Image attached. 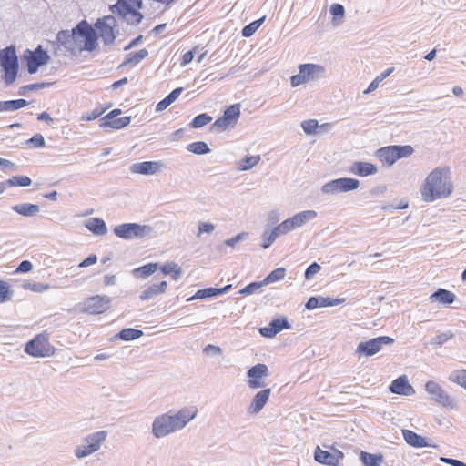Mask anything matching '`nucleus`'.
Listing matches in <instances>:
<instances>
[{
    "instance_id": "1",
    "label": "nucleus",
    "mask_w": 466,
    "mask_h": 466,
    "mask_svg": "<svg viewBox=\"0 0 466 466\" xmlns=\"http://www.w3.org/2000/svg\"><path fill=\"white\" fill-rule=\"evenodd\" d=\"M55 53L75 56L83 51L92 52L98 46L97 33L86 20L79 22L71 31L62 30L56 35Z\"/></svg>"
},
{
    "instance_id": "2",
    "label": "nucleus",
    "mask_w": 466,
    "mask_h": 466,
    "mask_svg": "<svg viewBox=\"0 0 466 466\" xmlns=\"http://www.w3.org/2000/svg\"><path fill=\"white\" fill-rule=\"evenodd\" d=\"M454 190L449 167H438L425 177L421 187L420 195L425 202H433L437 199L450 197Z\"/></svg>"
},
{
    "instance_id": "3",
    "label": "nucleus",
    "mask_w": 466,
    "mask_h": 466,
    "mask_svg": "<svg viewBox=\"0 0 466 466\" xmlns=\"http://www.w3.org/2000/svg\"><path fill=\"white\" fill-rule=\"evenodd\" d=\"M107 438L106 431H98L88 434L81 440L75 450L74 454L77 459L86 458L100 450Z\"/></svg>"
},
{
    "instance_id": "4",
    "label": "nucleus",
    "mask_w": 466,
    "mask_h": 466,
    "mask_svg": "<svg viewBox=\"0 0 466 466\" xmlns=\"http://www.w3.org/2000/svg\"><path fill=\"white\" fill-rule=\"evenodd\" d=\"M0 66L5 73V83L10 86L15 81L18 72V57L14 46L0 50Z\"/></svg>"
},
{
    "instance_id": "5",
    "label": "nucleus",
    "mask_w": 466,
    "mask_h": 466,
    "mask_svg": "<svg viewBox=\"0 0 466 466\" xmlns=\"http://www.w3.org/2000/svg\"><path fill=\"white\" fill-rule=\"evenodd\" d=\"M298 69L299 73L290 77V84L293 87L322 78L326 73L325 67L319 64H301Z\"/></svg>"
},
{
    "instance_id": "6",
    "label": "nucleus",
    "mask_w": 466,
    "mask_h": 466,
    "mask_svg": "<svg viewBox=\"0 0 466 466\" xmlns=\"http://www.w3.org/2000/svg\"><path fill=\"white\" fill-rule=\"evenodd\" d=\"M131 2L132 5H129L126 0H118L116 4L110 7V10L113 14L121 16L127 24L137 25L141 22L143 15L135 10L134 6L136 5L137 8H141L142 1L131 0Z\"/></svg>"
},
{
    "instance_id": "7",
    "label": "nucleus",
    "mask_w": 466,
    "mask_h": 466,
    "mask_svg": "<svg viewBox=\"0 0 466 466\" xmlns=\"http://www.w3.org/2000/svg\"><path fill=\"white\" fill-rule=\"evenodd\" d=\"M414 149L410 145L405 146H388L378 149L375 153L378 159L387 164L388 166H392L398 159L402 157H408L412 155Z\"/></svg>"
},
{
    "instance_id": "8",
    "label": "nucleus",
    "mask_w": 466,
    "mask_h": 466,
    "mask_svg": "<svg viewBox=\"0 0 466 466\" xmlns=\"http://www.w3.org/2000/svg\"><path fill=\"white\" fill-rule=\"evenodd\" d=\"M95 28L105 45H112L119 34L116 19L112 15L98 18L95 23Z\"/></svg>"
},
{
    "instance_id": "9",
    "label": "nucleus",
    "mask_w": 466,
    "mask_h": 466,
    "mask_svg": "<svg viewBox=\"0 0 466 466\" xmlns=\"http://www.w3.org/2000/svg\"><path fill=\"white\" fill-rule=\"evenodd\" d=\"M198 410L194 405L185 406L177 410H170L167 412L176 431L185 429L198 416Z\"/></svg>"
},
{
    "instance_id": "10",
    "label": "nucleus",
    "mask_w": 466,
    "mask_h": 466,
    "mask_svg": "<svg viewBox=\"0 0 466 466\" xmlns=\"http://www.w3.org/2000/svg\"><path fill=\"white\" fill-rule=\"evenodd\" d=\"M393 342L394 339L388 336H380L359 343L355 353L359 357H371L380 352L384 345H391Z\"/></svg>"
},
{
    "instance_id": "11",
    "label": "nucleus",
    "mask_w": 466,
    "mask_h": 466,
    "mask_svg": "<svg viewBox=\"0 0 466 466\" xmlns=\"http://www.w3.org/2000/svg\"><path fill=\"white\" fill-rule=\"evenodd\" d=\"M360 187L358 179L341 177L330 180L321 187V192L325 195H335L357 189Z\"/></svg>"
},
{
    "instance_id": "12",
    "label": "nucleus",
    "mask_w": 466,
    "mask_h": 466,
    "mask_svg": "<svg viewBox=\"0 0 466 466\" xmlns=\"http://www.w3.org/2000/svg\"><path fill=\"white\" fill-rule=\"evenodd\" d=\"M152 232V228L147 225H139L136 223H125L114 228V233L121 238H141Z\"/></svg>"
},
{
    "instance_id": "13",
    "label": "nucleus",
    "mask_w": 466,
    "mask_h": 466,
    "mask_svg": "<svg viewBox=\"0 0 466 466\" xmlns=\"http://www.w3.org/2000/svg\"><path fill=\"white\" fill-rule=\"evenodd\" d=\"M111 299L106 295H96L86 299L79 305L80 311L91 315L101 314L108 309Z\"/></svg>"
},
{
    "instance_id": "14",
    "label": "nucleus",
    "mask_w": 466,
    "mask_h": 466,
    "mask_svg": "<svg viewBox=\"0 0 466 466\" xmlns=\"http://www.w3.org/2000/svg\"><path fill=\"white\" fill-rule=\"evenodd\" d=\"M270 375L266 364L258 363L247 371V384L249 389L257 390L266 386V379Z\"/></svg>"
},
{
    "instance_id": "15",
    "label": "nucleus",
    "mask_w": 466,
    "mask_h": 466,
    "mask_svg": "<svg viewBox=\"0 0 466 466\" xmlns=\"http://www.w3.org/2000/svg\"><path fill=\"white\" fill-rule=\"evenodd\" d=\"M177 432L167 412L156 416L152 421L151 433L156 439H163Z\"/></svg>"
},
{
    "instance_id": "16",
    "label": "nucleus",
    "mask_w": 466,
    "mask_h": 466,
    "mask_svg": "<svg viewBox=\"0 0 466 466\" xmlns=\"http://www.w3.org/2000/svg\"><path fill=\"white\" fill-rule=\"evenodd\" d=\"M318 216L317 211L315 210H304L299 213H296L292 217L285 219L280 224L284 228L285 232L288 234L292 230L299 228L308 222L315 219Z\"/></svg>"
},
{
    "instance_id": "17",
    "label": "nucleus",
    "mask_w": 466,
    "mask_h": 466,
    "mask_svg": "<svg viewBox=\"0 0 466 466\" xmlns=\"http://www.w3.org/2000/svg\"><path fill=\"white\" fill-rule=\"evenodd\" d=\"M25 351L33 357H46L52 354V348L47 338L39 334L26 343Z\"/></svg>"
},
{
    "instance_id": "18",
    "label": "nucleus",
    "mask_w": 466,
    "mask_h": 466,
    "mask_svg": "<svg viewBox=\"0 0 466 466\" xmlns=\"http://www.w3.org/2000/svg\"><path fill=\"white\" fill-rule=\"evenodd\" d=\"M425 390L431 398L443 407L452 405V400L445 390L436 381L429 380L425 384Z\"/></svg>"
},
{
    "instance_id": "19",
    "label": "nucleus",
    "mask_w": 466,
    "mask_h": 466,
    "mask_svg": "<svg viewBox=\"0 0 466 466\" xmlns=\"http://www.w3.org/2000/svg\"><path fill=\"white\" fill-rule=\"evenodd\" d=\"M28 55L25 56L27 62V70L30 74H35L38 68L48 63L50 60L49 55L43 50L41 46H38L35 51H27Z\"/></svg>"
},
{
    "instance_id": "20",
    "label": "nucleus",
    "mask_w": 466,
    "mask_h": 466,
    "mask_svg": "<svg viewBox=\"0 0 466 466\" xmlns=\"http://www.w3.org/2000/svg\"><path fill=\"white\" fill-rule=\"evenodd\" d=\"M164 167L161 161H144L137 162L130 166V172L145 176L158 174Z\"/></svg>"
},
{
    "instance_id": "21",
    "label": "nucleus",
    "mask_w": 466,
    "mask_h": 466,
    "mask_svg": "<svg viewBox=\"0 0 466 466\" xmlns=\"http://www.w3.org/2000/svg\"><path fill=\"white\" fill-rule=\"evenodd\" d=\"M342 458L343 453L339 450H335L333 452H329L321 450L319 447H317L314 452V459L316 460V461L329 466H338L339 461Z\"/></svg>"
},
{
    "instance_id": "22",
    "label": "nucleus",
    "mask_w": 466,
    "mask_h": 466,
    "mask_svg": "<svg viewBox=\"0 0 466 466\" xmlns=\"http://www.w3.org/2000/svg\"><path fill=\"white\" fill-rule=\"evenodd\" d=\"M270 393L271 390L269 388L261 390L257 392L248 407V413L250 415L258 414L267 404Z\"/></svg>"
},
{
    "instance_id": "23",
    "label": "nucleus",
    "mask_w": 466,
    "mask_h": 466,
    "mask_svg": "<svg viewBox=\"0 0 466 466\" xmlns=\"http://www.w3.org/2000/svg\"><path fill=\"white\" fill-rule=\"evenodd\" d=\"M390 390L398 395L411 396L415 393L413 387L409 383L407 376H400L390 385Z\"/></svg>"
},
{
    "instance_id": "24",
    "label": "nucleus",
    "mask_w": 466,
    "mask_h": 466,
    "mask_svg": "<svg viewBox=\"0 0 466 466\" xmlns=\"http://www.w3.org/2000/svg\"><path fill=\"white\" fill-rule=\"evenodd\" d=\"M402 434L405 441L415 448H423V447H433L436 448V445L429 443L426 439L416 432L410 430H402Z\"/></svg>"
},
{
    "instance_id": "25",
    "label": "nucleus",
    "mask_w": 466,
    "mask_h": 466,
    "mask_svg": "<svg viewBox=\"0 0 466 466\" xmlns=\"http://www.w3.org/2000/svg\"><path fill=\"white\" fill-rule=\"evenodd\" d=\"M167 289V282L163 280L157 284H151L144 289L139 298L141 300H150L155 297L164 294Z\"/></svg>"
},
{
    "instance_id": "26",
    "label": "nucleus",
    "mask_w": 466,
    "mask_h": 466,
    "mask_svg": "<svg viewBox=\"0 0 466 466\" xmlns=\"http://www.w3.org/2000/svg\"><path fill=\"white\" fill-rule=\"evenodd\" d=\"M131 118L130 116H122V117H111V116H104L100 119V127L102 128H114V129H121L130 124Z\"/></svg>"
},
{
    "instance_id": "27",
    "label": "nucleus",
    "mask_w": 466,
    "mask_h": 466,
    "mask_svg": "<svg viewBox=\"0 0 466 466\" xmlns=\"http://www.w3.org/2000/svg\"><path fill=\"white\" fill-rule=\"evenodd\" d=\"M350 172L360 177H367L376 174L378 168L371 163L357 161L351 165Z\"/></svg>"
},
{
    "instance_id": "28",
    "label": "nucleus",
    "mask_w": 466,
    "mask_h": 466,
    "mask_svg": "<svg viewBox=\"0 0 466 466\" xmlns=\"http://www.w3.org/2000/svg\"><path fill=\"white\" fill-rule=\"evenodd\" d=\"M230 288H231V285L228 284L221 289L207 288V289H199L196 292V294L194 296L187 299V301L216 297V296L226 293Z\"/></svg>"
},
{
    "instance_id": "29",
    "label": "nucleus",
    "mask_w": 466,
    "mask_h": 466,
    "mask_svg": "<svg viewBox=\"0 0 466 466\" xmlns=\"http://www.w3.org/2000/svg\"><path fill=\"white\" fill-rule=\"evenodd\" d=\"M287 235L284 228H282L281 224H279L276 226L272 230H265L262 235V248L264 249L268 248L271 244L280 236Z\"/></svg>"
},
{
    "instance_id": "30",
    "label": "nucleus",
    "mask_w": 466,
    "mask_h": 466,
    "mask_svg": "<svg viewBox=\"0 0 466 466\" xmlns=\"http://www.w3.org/2000/svg\"><path fill=\"white\" fill-rule=\"evenodd\" d=\"M429 299L431 302H438L442 305H450L455 301L456 296L450 290L439 289L430 296Z\"/></svg>"
},
{
    "instance_id": "31",
    "label": "nucleus",
    "mask_w": 466,
    "mask_h": 466,
    "mask_svg": "<svg viewBox=\"0 0 466 466\" xmlns=\"http://www.w3.org/2000/svg\"><path fill=\"white\" fill-rule=\"evenodd\" d=\"M85 226L87 229L96 235L103 236L106 234L107 228L103 219L93 218L86 221Z\"/></svg>"
},
{
    "instance_id": "32",
    "label": "nucleus",
    "mask_w": 466,
    "mask_h": 466,
    "mask_svg": "<svg viewBox=\"0 0 466 466\" xmlns=\"http://www.w3.org/2000/svg\"><path fill=\"white\" fill-rule=\"evenodd\" d=\"M13 210L25 217H33L39 213L40 208L35 204L23 203L14 206Z\"/></svg>"
},
{
    "instance_id": "33",
    "label": "nucleus",
    "mask_w": 466,
    "mask_h": 466,
    "mask_svg": "<svg viewBox=\"0 0 466 466\" xmlns=\"http://www.w3.org/2000/svg\"><path fill=\"white\" fill-rule=\"evenodd\" d=\"M160 268L163 274L171 275L174 280H178L183 274L182 268L173 261L165 263Z\"/></svg>"
},
{
    "instance_id": "34",
    "label": "nucleus",
    "mask_w": 466,
    "mask_h": 466,
    "mask_svg": "<svg viewBox=\"0 0 466 466\" xmlns=\"http://www.w3.org/2000/svg\"><path fill=\"white\" fill-rule=\"evenodd\" d=\"M148 56V51L145 48L138 50L135 53H129L127 55L125 61L122 66H136L140 63L143 59H145Z\"/></svg>"
},
{
    "instance_id": "35",
    "label": "nucleus",
    "mask_w": 466,
    "mask_h": 466,
    "mask_svg": "<svg viewBox=\"0 0 466 466\" xmlns=\"http://www.w3.org/2000/svg\"><path fill=\"white\" fill-rule=\"evenodd\" d=\"M158 268L157 263H148L142 267L137 268L133 270V275L141 278L147 279L148 276L155 273Z\"/></svg>"
},
{
    "instance_id": "36",
    "label": "nucleus",
    "mask_w": 466,
    "mask_h": 466,
    "mask_svg": "<svg viewBox=\"0 0 466 466\" xmlns=\"http://www.w3.org/2000/svg\"><path fill=\"white\" fill-rule=\"evenodd\" d=\"M360 460L365 466H380V463L383 461V456L361 451Z\"/></svg>"
},
{
    "instance_id": "37",
    "label": "nucleus",
    "mask_w": 466,
    "mask_h": 466,
    "mask_svg": "<svg viewBox=\"0 0 466 466\" xmlns=\"http://www.w3.org/2000/svg\"><path fill=\"white\" fill-rule=\"evenodd\" d=\"M143 336V331L132 328L123 329L116 337L125 341L137 339Z\"/></svg>"
},
{
    "instance_id": "38",
    "label": "nucleus",
    "mask_w": 466,
    "mask_h": 466,
    "mask_svg": "<svg viewBox=\"0 0 466 466\" xmlns=\"http://www.w3.org/2000/svg\"><path fill=\"white\" fill-rule=\"evenodd\" d=\"M260 161V156L255 155L247 157L244 159L238 162V169L240 171H247L257 166Z\"/></svg>"
},
{
    "instance_id": "39",
    "label": "nucleus",
    "mask_w": 466,
    "mask_h": 466,
    "mask_svg": "<svg viewBox=\"0 0 466 466\" xmlns=\"http://www.w3.org/2000/svg\"><path fill=\"white\" fill-rule=\"evenodd\" d=\"M240 115V105L235 104L228 107L222 116L232 125L236 124Z\"/></svg>"
},
{
    "instance_id": "40",
    "label": "nucleus",
    "mask_w": 466,
    "mask_h": 466,
    "mask_svg": "<svg viewBox=\"0 0 466 466\" xmlns=\"http://www.w3.org/2000/svg\"><path fill=\"white\" fill-rule=\"evenodd\" d=\"M286 269L284 268H278L271 271L263 280V285H268L270 283H274L279 281L285 278Z\"/></svg>"
},
{
    "instance_id": "41",
    "label": "nucleus",
    "mask_w": 466,
    "mask_h": 466,
    "mask_svg": "<svg viewBox=\"0 0 466 466\" xmlns=\"http://www.w3.org/2000/svg\"><path fill=\"white\" fill-rule=\"evenodd\" d=\"M449 380L466 390V370H456L450 373Z\"/></svg>"
},
{
    "instance_id": "42",
    "label": "nucleus",
    "mask_w": 466,
    "mask_h": 466,
    "mask_svg": "<svg viewBox=\"0 0 466 466\" xmlns=\"http://www.w3.org/2000/svg\"><path fill=\"white\" fill-rule=\"evenodd\" d=\"M329 11L333 15V23L336 25H340L343 22V17L345 15L344 6L340 4H333L330 5Z\"/></svg>"
},
{
    "instance_id": "43",
    "label": "nucleus",
    "mask_w": 466,
    "mask_h": 466,
    "mask_svg": "<svg viewBox=\"0 0 466 466\" xmlns=\"http://www.w3.org/2000/svg\"><path fill=\"white\" fill-rule=\"evenodd\" d=\"M187 149L196 155L207 154L210 151L208 145L206 142L198 141L193 142L187 147Z\"/></svg>"
},
{
    "instance_id": "44",
    "label": "nucleus",
    "mask_w": 466,
    "mask_h": 466,
    "mask_svg": "<svg viewBox=\"0 0 466 466\" xmlns=\"http://www.w3.org/2000/svg\"><path fill=\"white\" fill-rule=\"evenodd\" d=\"M22 288L25 290H31L36 293H42L50 289L48 284L40 283V282H31L25 281L22 284Z\"/></svg>"
},
{
    "instance_id": "45",
    "label": "nucleus",
    "mask_w": 466,
    "mask_h": 466,
    "mask_svg": "<svg viewBox=\"0 0 466 466\" xmlns=\"http://www.w3.org/2000/svg\"><path fill=\"white\" fill-rule=\"evenodd\" d=\"M265 21V16L250 23L249 25H246L243 29H242V35L243 36L245 37H249L251 36L259 27L260 25L263 24V22Z\"/></svg>"
},
{
    "instance_id": "46",
    "label": "nucleus",
    "mask_w": 466,
    "mask_h": 466,
    "mask_svg": "<svg viewBox=\"0 0 466 466\" xmlns=\"http://www.w3.org/2000/svg\"><path fill=\"white\" fill-rule=\"evenodd\" d=\"M211 120L212 117L210 116L203 113L195 116L190 125L193 128H200L208 125Z\"/></svg>"
},
{
    "instance_id": "47",
    "label": "nucleus",
    "mask_w": 466,
    "mask_h": 466,
    "mask_svg": "<svg viewBox=\"0 0 466 466\" xmlns=\"http://www.w3.org/2000/svg\"><path fill=\"white\" fill-rule=\"evenodd\" d=\"M6 183H9V186H19V187H27L30 186L32 181L31 178L26 176H15L6 180Z\"/></svg>"
},
{
    "instance_id": "48",
    "label": "nucleus",
    "mask_w": 466,
    "mask_h": 466,
    "mask_svg": "<svg viewBox=\"0 0 466 466\" xmlns=\"http://www.w3.org/2000/svg\"><path fill=\"white\" fill-rule=\"evenodd\" d=\"M13 291L7 282L0 280V302L9 301L12 299Z\"/></svg>"
},
{
    "instance_id": "49",
    "label": "nucleus",
    "mask_w": 466,
    "mask_h": 466,
    "mask_svg": "<svg viewBox=\"0 0 466 466\" xmlns=\"http://www.w3.org/2000/svg\"><path fill=\"white\" fill-rule=\"evenodd\" d=\"M319 307L338 306L345 302V299H331L329 297H318Z\"/></svg>"
},
{
    "instance_id": "50",
    "label": "nucleus",
    "mask_w": 466,
    "mask_h": 466,
    "mask_svg": "<svg viewBox=\"0 0 466 466\" xmlns=\"http://www.w3.org/2000/svg\"><path fill=\"white\" fill-rule=\"evenodd\" d=\"M28 104L25 99L5 101V111H15L26 106Z\"/></svg>"
},
{
    "instance_id": "51",
    "label": "nucleus",
    "mask_w": 466,
    "mask_h": 466,
    "mask_svg": "<svg viewBox=\"0 0 466 466\" xmlns=\"http://www.w3.org/2000/svg\"><path fill=\"white\" fill-rule=\"evenodd\" d=\"M452 337H453V333L451 331L443 332V333H441V334L435 336L431 339V344L441 346L445 342H447L449 339H452Z\"/></svg>"
},
{
    "instance_id": "52",
    "label": "nucleus",
    "mask_w": 466,
    "mask_h": 466,
    "mask_svg": "<svg viewBox=\"0 0 466 466\" xmlns=\"http://www.w3.org/2000/svg\"><path fill=\"white\" fill-rule=\"evenodd\" d=\"M301 127H302L303 131L307 135H311L316 132V129L319 127V123L316 119H309V120L303 121L301 123Z\"/></svg>"
},
{
    "instance_id": "53",
    "label": "nucleus",
    "mask_w": 466,
    "mask_h": 466,
    "mask_svg": "<svg viewBox=\"0 0 466 466\" xmlns=\"http://www.w3.org/2000/svg\"><path fill=\"white\" fill-rule=\"evenodd\" d=\"M269 324L272 327V329H274V331L276 332V334L280 332L283 329L289 328V324L287 319H285V318L273 319Z\"/></svg>"
},
{
    "instance_id": "54",
    "label": "nucleus",
    "mask_w": 466,
    "mask_h": 466,
    "mask_svg": "<svg viewBox=\"0 0 466 466\" xmlns=\"http://www.w3.org/2000/svg\"><path fill=\"white\" fill-rule=\"evenodd\" d=\"M263 286L264 285L262 283V280L258 281V282H252V283L247 285L246 287H244L243 289H241L238 293L241 295H250V294L255 293L258 289H259Z\"/></svg>"
},
{
    "instance_id": "55",
    "label": "nucleus",
    "mask_w": 466,
    "mask_h": 466,
    "mask_svg": "<svg viewBox=\"0 0 466 466\" xmlns=\"http://www.w3.org/2000/svg\"><path fill=\"white\" fill-rule=\"evenodd\" d=\"M233 126L224 116L218 117L212 125V128L217 131L226 130L228 127Z\"/></svg>"
},
{
    "instance_id": "56",
    "label": "nucleus",
    "mask_w": 466,
    "mask_h": 466,
    "mask_svg": "<svg viewBox=\"0 0 466 466\" xmlns=\"http://www.w3.org/2000/svg\"><path fill=\"white\" fill-rule=\"evenodd\" d=\"M320 268H321L318 263H312L307 268L305 271V279H311L317 273L319 272Z\"/></svg>"
},
{
    "instance_id": "57",
    "label": "nucleus",
    "mask_w": 466,
    "mask_h": 466,
    "mask_svg": "<svg viewBox=\"0 0 466 466\" xmlns=\"http://www.w3.org/2000/svg\"><path fill=\"white\" fill-rule=\"evenodd\" d=\"M203 351L205 354L212 356H218L222 354L221 348L213 344H208L207 346H205Z\"/></svg>"
},
{
    "instance_id": "58",
    "label": "nucleus",
    "mask_w": 466,
    "mask_h": 466,
    "mask_svg": "<svg viewBox=\"0 0 466 466\" xmlns=\"http://www.w3.org/2000/svg\"><path fill=\"white\" fill-rule=\"evenodd\" d=\"M27 142L38 148L46 146L45 139L41 134L34 135Z\"/></svg>"
},
{
    "instance_id": "59",
    "label": "nucleus",
    "mask_w": 466,
    "mask_h": 466,
    "mask_svg": "<svg viewBox=\"0 0 466 466\" xmlns=\"http://www.w3.org/2000/svg\"><path fill=\"white\" fill-rule=\"evenodd\" d=\"M215 228V226L211 223L199 222L198 237H200L202 233H211Z\"/></svg>"
},
{
    "instance_id": "60",
    "label": "nucleus",
    "mask_w": 466,
    "mask_h": 466,
    "mask_svg": "<svg viewBox=\"0 0 466 466\" xmlns=\"http://www.w3.org/2000/svg\"><path fill=\"white\" fill-rule=\"evenodd\" d=\"M247 236V233L242 232L229 239H227L224 243L226 246L234 248L237 243L243 240Z\"/></svg>"
},
{
    "instance_id": "61",
    "label": "nucleus",
    "mask_w": 466,
    "mask_h": 466,
    "mask_svg": "<svg viewBox=\"0 0 466 466\" xmlns=\"http://www.w3.org/2000/svg\"><path fill=\"white\" fill-rule=\"evenodd\" d=\"M33 265L30 261L23 260L15 269V273H27L31 271Z\"/></svg>"
},
{
    "instance_id": "62",
    "label": "nucleus",
    "mask_w": 466,
    "mask_h": 466,
    "mask_svg": "<svg viewBox=\"0 0 466 466\" xmlns=\"http://www.w3.org/2000/svg\"><path fill=\"white\" fill-rule=\"evenodd\" d=\"M102 113H103L102 111L95 109V110L91 111L90 113L84 114L81 116V119L84 120V121L95 120L97 117H99L102 115Z\"/></svg>"
},
{
    "instance_id": "63",
    "label": "nucleus",
    "mask_w": 466,
    "mask_h": 466,
    "mask_svg": "<svg viewBox=\"0 0 466 466\" xmlns=\"http://www.w3.org/2000/svg\"><path fill=\"white\" fill-rule=\"evenodd\" d=\"M259 333L265 338H273L277 335L270 324L267 327L260 328Z\"/></svg>"
},
{
    "instance_id": "64",
    "label": "nucleus",
    "mask_w": 466,
    "mask_h": 466,
    "mask_svg": "<svg viewBox=\"0 0 466 466\" xmlns=\"http://www.w3.org/2000/svg\"><path fill=\"white\" fill-rule=\"evenodd\" d=\"M96 261H97V256L95 254H92V255L88 256L86 259H84L79 264V267L80 268L88 267V266H91V265L96 263Z\"/></svg>"
}]
</instances>
